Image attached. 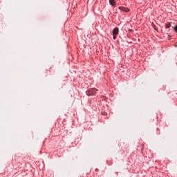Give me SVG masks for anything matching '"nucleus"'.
Wrapping results in <instances>:
<instances>
[{
  "mask_svg": "<svg viewBox=\"0 0 177 177\" xmlns=\"http://www.w3.org/2000/svg\"><path fill=\"white\" fill-rule=\"evenodd\" d=\"M96 93V88H91L86 91L87 96H92Z\"/></svg>",
  "mask_w": 177,
  "mask_h": 177,
  "instance_id": "nucleus-1",
  "label": "nucleus"
},
{
  "mask_svg": "<svg viewBox=\"0 0 177 177\" xmlns=\"http://www.w3.org/2000/svg\"><path fill=\"white\" fill-rule=\"evenodd\" d=\"M118 28H115L113 30V39H117V35H118Z\"/></svg>",
  "mask_w": 177,
  "mask_h": 177,
  "instance_id": "nucleus-2",
  "label": "nucleus"
},
{
  "mask_svg": "<svg viewBox=\"0 0 177 177\" xmlns=\"http://www.w3.org/2000/svg\"><path fill=\"white\" fill-rule=\"evenodd\" d=\"M169 27H171V24H170L166 25V28H169Z\"/></svg>",
  "mask_w": 177,
  "mask_h": 177,
  "instance_id": "nucleus-6",
  "label": "nucleus"
},
{
  "mask_svg": "<svg viewBox=\"0 0 177 177\" xmlns=\"http://www.w3.org/2000/svg\"><path fill=\"white\" fill-rule=\"evenodd\" d=\"M118 8L120 9V10H122V12H129V8H128L127 7H121V6H120Z\"/></svg>",
  "mask_w": 177,
  "mask_h": 177,
  "instance_id": "nucleus-3",
  "label": "nucleus"
},
{
  "mask_svg": "<svg viewBox=\"0 0 177 177\" xmlns=\"http://www.w3.org/2000/svg\"><path fill=\"white\" fill-rule=\"evenodd\" d=\"M151 26H152L153 28H154V30H156V31H157V30H158V28L154 25L153 23L151 24Z\"/></svg>",
  "mask_w": 177,
  "mask_h": 177,
  "instance_id": "nucleus-5",
  "label": "nucleus"
},
{
  "mask_svg": "<svg viewBox=\"0 0 177 177\" xmlns=\"http://www.w3.org/2000/svg\"><path fill=\"white\" fill-rule=\"evenodd\" d=\"M109 3L111 6H114V5H115V1L114 0H109Z\"/></svg>",
  "mask_w": 177,
  "mask_h": 177,
  "instance_id": "nucleus-4",
  "label": "nucleus"
},
{
  "mask_svg": "<svg viewBox=\"0 0 177 177\" xmlns=\"http://www.w3.org/2000/svg\"><path fill=\"white\" fill-rule=\"evenodd\" d=\"M176 32H177V26L174 28Z\"/></svg>",
  "mask_w": 177,
  "mask_h": 177,
  "instance_id": "nucleus-7",
  "label": "nucleus"
}]
</instances>
